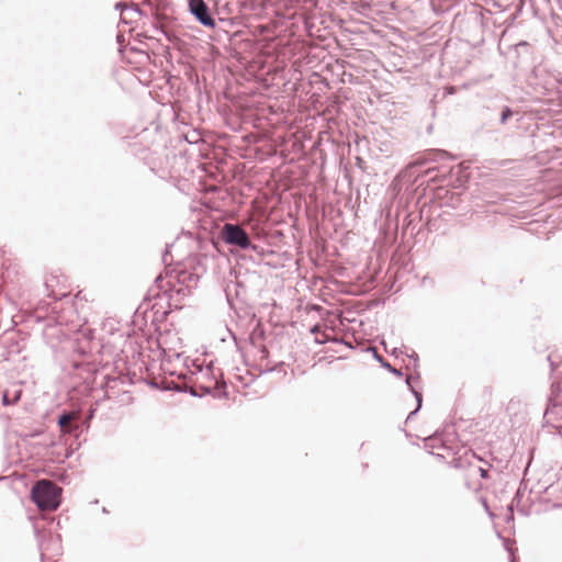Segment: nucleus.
<instances>
[{"label": "nucleus", "instance_id": "obj_1", "mask_svg": "<svg viewBox=\"0 0 562 562\" xmlns=\"http://www.w3.org/2000/svg\"><path fill=\"white\" fill-rule=\"evenodd\" d=\"M60 487L48 480L38 481L31 492L32 501L42 510H55L60 504Z\"/></svg>", "mask_w": 562, "mask_h": 562}, {"label": "nucleus", "instance_id": "obj_2", "mask_svg": "<svg viewBox=\"0 0 562 562\" xmlns=\"http://www.w3.org/2000/svg\"><path fill=\"white\" fill-rule=\"evenodd\" d=\"M221 236L226 244L239 247L240 249H248L251 246L247 232L236 224H225L221 231Z\"/></svg>", "mask_w": 562, "mask_h": 562}, {"label": "nucleus", "instance_id": "obj_3", "mask_svg": "<svg viewBox=\"0 0 562 562\" xmlns=\"http://www.w3.org/2000/svg\"><path fill=\"white\" fill-rule=\"evenodd\" d=\"M191 14L206 27L214 29L216 23L210 13V9L204 0H189Z\"/></svg>", "mask_w": 562, "mask_h": 562}, {"label": "nucleus", "instance_id": "obj_4", "mask_svg": "<svg viewBox=\"0 0 562 562\" xmlns=\"http://www.w3.org/2000/svg\"><path fill=\"white\" fill-rule=\"evenodd\" d=\"M543 417L547 424L560 431L562 430V404L557 403L554 398H550V404Z\"/></svg>", "mask_w": 562, "mask_h": 562}, {"label": "nucleus", "instance_id": "obj_5", "mask_svg": "<svg viewBox=\"0 0 562 562\" xmlns=\"http://www.w3.org/2000/svg\"><path fill=\"white\" fill-rule=\"evenodd\" d=\"M79 415L76 412H64L59 415L57 424L61 434H76L79 430Z\"/></svg>", "mask_w": 562, "mask_h": 562}, {"label": "nucleus", "instance_id": "obj_6", "mask_svg": "<svg viewBox=\"0 0 562 562\" xmlns=\"http://www.w3.org/2000/svg\"><path fill=\"white\" fill-rule=\"evenodd\" d=\"M412 379H413L412 376H407L406 384L408 385V387L411 389L412 393L414 394V396L417 401V407L415 411L409 413V415L407 416V420L411 419L422 407V394L413 387Z\"/></svg>", "mask_w": 562, "mask_h": 562}, {"label": "nucleus", "instance_id": "obj_7", "mask_svg": "<svg viewBox=\"0 0 562 562\" xmlns=\"http://www.w3.org/2000/svg\"><path fill=\"white\" fill-rule=\"evenodd\" d=\"M513 115V112L509 108H505L501 115V123L505 124L507 120Z\"/></svg>", "mask_w": 562, "mask_h": 562}, {"label": "nucleus", "instance_id": "obj_8", "mask_svg": "<svg viewBox=\"0 0 562 562\" xmlns=\"http://www.w3.org/2000/svg\"><path fill=\"white\" fill-rule=\"evenodd\" d=\"M479 471H480L482 477H487V471L486 470L480 468Z\"/></svg>", "mask_w": 562, "mask_h": 562}, {"label": "nucleus", "instance_id": "obj_9", "mask_svg": "<svg viewBox=\"0 0 562 562\" xmlns=\"http://www.w3.org/2000/svg\"><path fill=\"white\" fill-rule=\"evenodd\" d=\"M10 403H11V402L9 401L7 393H4V394H3V404H4V405H9Z\"/></svg>", "mask_w": 562, "mask_h": 562}, {"label": "nucleus", "instance_id": "obj_10", "mask_svg": "<svg viewBox=\"0 0 562 562\" xmlns=\"http://www.w3.org/2000/svg\"><path fill=\"white\" fill-rule=\"evenodd\" d=\"M391 371L396 374L397 376H401L402 375V372L400 370H396L394 368L391 369Z\"/></svg>", "mask_w": 562, "mask_h": 562}, {"label": "nucleus", "instance_id": "obj_11", "mask_svg": "<svg viewBox=\"0 0 562 562\" xmlns=\"http://www.w3.org/2000/svg\"><path fill=\"white\" fill-rule=\"evenodd\" d=\"M409 357H411L412 359H414L415 361H417V360H418V356H417L414 351L412 352V355H409Z\"/></svg>", "mask_w": 562, "mask_h": 562}, {"label": "nucleus", "instance_id": "obj_12", "mask_svg": "<svg viewBox=\"0 0 562 562\" xmlns=\"http://www.w3.org/2000/svg\"><path fill=\"white\" fill-rule=\"evenodd\" d=\"M384 367L387 368L390 371L392 369V367L389 363H384Z\"/></svg>", "mask_w": 562, "mask_h": 562}, {"label": "nucleus", "instance_id": "obj_13", "mask_svg": "<svg viewBox=\"0 0 562 562\" xmlns=\"http://www.w3.org/2000/svg\"><path fill=\"white\" fill-rule=\"evenodd\" d=\"M19 398H20V395H19V394H16V395H15V397H14V400H13V402H16Z\"/></svg>", "mask_w": 562, "mask_h": 562}]
</instances>
